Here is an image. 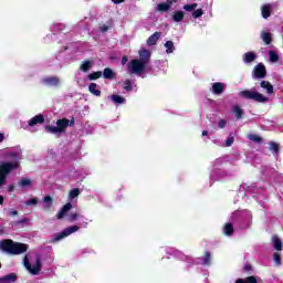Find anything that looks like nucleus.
Returning a JSON list of instances; mask_svg holds the SVG:
<instances>
[{"label":"nucleus","instance_id":"1","mask_svg":"<svg viewBox=\"0 0 283 283\" xmlns=\"http://www.w3.org/2000/svg\"><path fill=\"white\" fill-rule=\"evenodd\" d=\"M7 158H10L11 161L0 163V187H2V185H6V178H8V174H10V171L19 169V160H21V150L7 153Z\"/></svg>","mask_w":283,"mask_h":283},{"label":"nucleus","instance_id":"2","mask_svg":"<svg viewBox=\"0 0 283 283\" xmlns=\"http://www.w3.org/2000/svg\"><path fill=\"white\" fill-rule=\"evenodd\" d=\"M0 251L9 253L10 255H21V253H25V251H28V244L7 239L0 241Z\"/></svg>","mask_w":283,"mask_h":283},{"label":"nucleus","instance_id":"3","mask_svg":"<svg viewBox=\"0 0 283 283\" xmlns=\"http://www.w3.org/2000/svg\"><path fill=\"white\" fill-rule=\"evenodd\" d=\"M23 265L31 273V275H39L43 264L41 263V256L36 253L28 254L24 256Z\"/></svg>","mask_w":283,"mask_h":283},{"label":"nucleus","instance_id":"4","mask_svg":"<svg viewBox=\"0 0 283 283\" xmlns=\"http://www.w3.org/2000/svg\"><path fill=\"white\" fill-rule=\"evenodd\" d=\"M241 98H248L250 101H255L256 103H269V97L256 91H242L239 93Z\"/></svg>","mask_w":283,"mask_h":283},{"label":"nucleus","instance_id":"5","mask_svg":"<svg viewBox=\"0 0 283 283\" xmlns=\"http://www.w3.org/2000/svg\"><path fill=\"white\" fill-rule=\"evenodd\" d=\"M57 126H46V132H50V134H61V132H64L70 127V125H74V119L71 120L67 118L59 119L56 122Z\"/></svg>","mask_w":283,"mask_h":283},{"label":"nucleus","instance_id":"6","mask_svg":"<svg viewBox=\"0 0 283 283\" xmlns=\"http://www.w3.org/2000/svg\"><path fill=\"white\" fill-rule=\"evenodd\" d=\"M145 67H147V64L142 62L140 60H133L128 63V72L130 74H143L145 72Z\"/></svg>","mask_w":283,"mask_h":283},{"label":"nucleus","instance_id":"7","mask_svg":"<svg viewBox=\"0 0 283 283\" xmlns=\"http://www.w3.org/2000/svg\"><path fill=\"white\" fill-rule=\"evenodd\" d=\"M78 229H81V227L72 226V227L64 229L60 233H55L53 235V242H59V241L63 240V238H67L69 235H72V233H76V231H78Z\"/></svg>","mask_w":283,"mask_h":283},{"label":"nucleus","instance_id":"8","mask_svg":"<svg viewBox=\"0 0 283 283\" xmlns=\"http://www.w3.org/2000/svg\"><path fill=\"white\" fill-rule=\"evenodd\" d=\"M254 78H264L266 76V67L263 64H259L253 70Z\"/></svg>","mask_w":283,"mask_h":283},{"label":"nucleus","instance_id":"9","mask_svg":"<svg viewBox=\"0 0 283 283\" xmlns=\"http://www.w3.org/2000/svg\"><path fill=\"white\" fill-rule=\"evenodd\" d=\"M139 61L145 62L146 64L149 63V59L151 56V53L149 52V50H146V49H142L139 50Z\"/></svg>","mask_w":283,"mask_h":283},{"label":"nucleus","instance_id":"10","mask_svg":"<svg viewBox=\"0 0 283 283\" xmlns=\"http://www.w3.org/2000/svg\"><path fill=\"white\" fill-rule=\"evenodd\" d=\"M70 209H72V203L69 202L57 212V220H62V218H65V214L67 213V211H70Z\"/></svg>","mask_w":283,"mask_h":283},{"label":"nucleus","instance_id":"11","mask_svg":"<svg viewBox=\"0 0 283 283\" xmlns=\"http://www.w3.org/2000/svg\"><path fill=\"white\" fill-rule=\"evenodd\" d=\"M44 85H49L50 87H55L61 83L57 77H46L43 80Z\"/></svg>","mask_w":283,"mask_h":283},{"label":"nucleus","instance_id":"12","mask_svg":"<svg viewBox=\"0 0 283 283\" xmlns=\"http://www.w3.org/2000/svg\"><path fill=\"white\" fill-rule=\"evenodd\" d=\"M224 84L217 82L214 84H212V92L213 94H222V92H224Z\"/></svg>","mask_w":283,"mask_h":283},{"label":"nucleus","instance_id":"13","mask_svg":"<svg viewBox=\"0 0 283 283\" xmlns=\"http://www.w3.org/2000/svg\"><path fill=\"white\" fill-rule=\"evenodd\" d=\"M258 59V55L253 52H248L243 55L244 63H253Z\"/></svg>","mask_w":283,"mask_h":283},{"label":"nucleus","instance_id":"14","mask_svg":"<svg viewBox=\"0 0 283 283\" xmlns=\"http://www.w3.org/2000/svg\"><path fill=\"white\" fill-rule=\"evenodd\" d=\"M158 39H160V32H155L153 35H150L147 40L148 45H156L158 42Z\"/></svg>","mask_w":283,"mask_h":283},{"label":"nucleus","instance_id":"15","mask_svg":"<svg viewBox=\"0 0 283 283\" xmlns=\"http://www.w3.org/2000/svg\"><path fill=\"white\" fill-rule=\"evenodd\" d=\"M43 115H36L29 120V126L34 127V125H39V123H43Z\"/></svg>","mask_w":283,"mask_h":283},{"label":"nucleus","instance_id":"16","mask_svg":"<svg viewBox=\"0 0 283 283\" xmlns=\"http://www.w3.org/2000/svg\"><path fill=\"white\" fill-rule=\"evenodd\" d=\"M88 91L91 94H94V96H101V90L98 88V85L96 83H91L88 86Z\"/></svg>","mask_w":283,"mask_h":283},{"label":"nucleus","instance_id":"17","mask_svg":"<svg viewBox=\"0 0 283 283\" xmlns=\"http://www.w3.org/2000/svg\"><path fill=\"white\" fill-rule=\"evenodd\" d=\"M261 10L263 19H269L271 17V4H264Z\"/></svg>","mask_w":283,"mask_h":283},{"label":"nucleus","instance_id":"18","mask_svg":"<svg viewBox=\"0 0 283 283\" xmlns=\"http://www.w3.org/2000/svg\"><path fill=\"white\" fill-rule=\"evenodd\" d=\"M272 244L276 251H282V240L277 237H272Z\"/></svg>","mask_w":283,"mask_h":283},{"label":"nucleus","instance_id":"19","mask_svg":"<svg viewBox=\"0 0 283 283\" xmlns=\"http://www.w3.org/2000/svg\"><path fill=\"white\" fill-rule=\"evenodd\" d=\"M17 281V275L14 274H8L4 277L0 279V283H13Z\"/></svg>","mask_w":283,"mask_h":283},{"label":"nucleus","instance_id":"20","mask_svg":"<svg viewBox=\"0 0 283 283\" xmlns=\"http://www.w3.org/2000/svg\"><path fill=\"white\" fill-rule=\"evenodd\" d=\"M261 87L263 90H266V94H274L273 92V85H271V83L266 82V81H262L261 82Z\"/></svg>","mask_w":283,"mask_h":283},{"label":"nucleus","instance_id":"21","mask_svg":"<svg viewBox=\"0 0 283 283\" xmlns=\"http://www.w3.org/2000/svg\"><path fill=\"white\" fill-rule=\"evenodd\" d=\"M172 19L176 23H180L185 19V12L182 11H176L172 15Z\"/></svg>","mask_w":283,"mask_h":283},{"label":"nucleus","instance_id":"22","mask_svg":"<svg viewBox=\"0 0 283 283\" xmlns=\"http://www.w3.org/2000/svg\"><path fill=\"white\" fill-rule=\"evenodd\" d=\"M111 101H113V103H116L118 105H123V103H125V97L120 95H112Z\"/></svg>","mask_w":283,"mask_h":283},{"label":"nucleus","instance_id":"23","mask_svg":"<svg viewBox=\"0 0 283 283\" xmlns=\"http://www.w3.org/2000/svg\"><path fill=\"white\" fill-rule=\"evenodd\" d=\"M170 8H171V4L168 3V2L159 3V4L157 6V10H158L159 12H167V10H169Z\"/></svg>","mask_w":283,"mask_h":283},{"label":"nucleus","instance_id":"24","mask_svg":"<svg viewBox=\"0 0 283 283\" xmlns=\"http://www.w3.org/2000/svg\"><path fill=\"white\" fill-rule=\"evenodd\" d=\"M261 39H262V41H264V43H265L266 45H269V44L271 43V33H270V32H266V31H263V32L261 33Z\"/></svg>","mask_w":283,"mask_h":283},{"label":"nucleus","instance_id":"25","mask_svg":"<svg viewBox=\"0 0 283 283\" xmlns=\"http://www.w3.org/2000/svg\"><path fill=\"white\" fill-rule=\"evenodd\" d=\"M224 235H233V224L227 223L223 228Z\"/></svg>","mask_w":283,"mask_h":283},{"label":"nucleus","instance_id":"26","mask_svg":"<svg viewBox=\"0 0 283 283\" xmlns=\"http://www.w3.org/2000/svg\"><path fill=\"white\" fill-rule=\"evenodd\" d=\"M80 195H81V190H78L77 188H74L69 192V199L74 200V198H78Z\"/></svg>","mask_w":283,"mask_h":283},{"label":"nucleus","instance_id":"27","mask_svg":"<svg viewBox=\"0 0 283 283\" xmlns=\"http://www.w3.org/2000/svg\"><path fill=\"white\" fill-rule=\"evenodd\" d=\"M269 56H270L271 63H277V61L280 60V56L277 55V52H275V51H270Z\"/></svg>","mask_w":283,"mask_h":283},{"label":"nucleus","instance_id":"28","mask_svg":"<svg viewBox=\"0 0 283 283\" xmlns=\"http://www.w3.org/2000/svg\"><path fill=\"white\" fill-rule=\"evenodd\" d=\"M92 69V61H85L81 66L80 70L82 72H88Z\"/></svg>","mask_w":283,"mask_h":283},{"label":"nucleus","instance_id":"29","mask_svg":"<svg viewBox=\"0 0 283 283\" xmlns=\"http://www.w3.org/2000/svg\"><path fill=\"white\" fill-rule=\"evenodd\" d=\"M103 76V72L97 71L88 74V80L90 81H96V78H101Z\"/></svg>","mask_w":283,"mask_h":283},{"label":"nucleus","instance_id":"30","mask_svg":"<svg viewBox=\"0 0 283 283\" xmlns=\"http://www.w3.org/2000/svg\"><path fill=\"white\" fill-rule=\"evenodd\" d=\"M237 283H258V279H255L254 276H250L245 280L239 279L237 280Z\"/></svg>","mask_w":283,"mask_h":283},{"label":"nucleus","instance_id":"31","mask_svg":"<svg viewBox=\"0 0 283 283\" xmlns=\"http://www.w3.org/2000/svg\"><path fill=\"white\" fill-rule=\"evenodd\" d=\"M166 52L167 54H171L174 52V42L172 41H167L165 43Z\"/></svg>","mask_w":283,"mask_h":283},{"label":"nucleus","instance_id":"32","mask_svg":"<svg viewBox=\"0 0 283 283\" xmlns=\"http://www.w3.org/2000/svg\"><path fill=\"white\" fill-rule=\"evenodd\" d=\"M19 185L20 187H30L32 185V181L29 179V178H22L20 181H19Z\"/></svg>","mask_w":283,"mask_h":283},{"label":"nucleus","instance_id":"33","mask_svg":"<svg viewBox=\"0 0 283 283\" xmlns=\"http://www.w3.org/2000/svg\"><path fill=\"white\" fill-rule=\"evenodd\" d=\"M81 218V214L76 212H72L71 214L67 216V221L69 222H76V220Z\"/></svg>","mask_w":283,"mask_h":283},{"label":"nucleus","instance_id":"34","mask_svg":"<svg viewBox=\"0 0 283 283\" xmlns=\"http://www.w3.org/2000/svg\"><path fill=\"white\" fill-rule=\"evenodd\" d=\"M196 8H198V3L185 4L184 6V10H186V12H193V10H196Z\"/></svg>","mask_w":283,"mask_h":283},{"label":"nucleus","instance_id":"35","mask_svg":"<svg viewBox=\"0 0 283 283\" xmlns=\"http://www.w3.org/2000/svg\"><path fill=\"white\" fill-rule=\"evenodd\" d=\"M103 76L104 78H114V71L112 69H105Z\"/></svg>","mask_w":283,"mask_h":283},{"label":"nucleus","instance_id":"36","mask_svg":"<svg viewBox=\"0 0 283 283\" xmlns=\"http://www.w3.org/2000/svg\"><path fill=\"white\" fill-rule=\"evenodd\" d=\"M52 208V197L46 196L44 197V209H51Z\"/></svg>","mask_w":283,"mask_h":283},{"label":"nucleus","instance_id":"37","mask_svg":"<svg viewBox=\"0 0 283 283\" xmlns=\"http://www.w3.org/2000/svg\"><path fill=\"white\" fill-rule=\"evenodd\" d=\"M233 112H234L235 118H238V119L242 118L243 113H242V108H240V106H234Z\"/></svg>","mask_w":283,"mask_h":283},{"label":"nucleus","instance_id":"38","mask_svg":"<svg viewBox=\"0 0 283 283\" xmlns=\"http://www.w3.org/2000/svg\"><path fill=\"white\" fill-rule=\"evenodd\" d=\"M202 14H205V12L202 11V9H197L192 12V17L193 19H200V17H202Z\"/></svg>","mask_w":283,"mask_h":283},{"label":"nucleus","instance_id":"39","mask_svg":"<svg viewBox=\"0 0 283 283\" xmlns=\"http://www.w3.org/2000/svg\"><path fill=\"white\" fill-rule=\"evenodd\" d=\"M124 90H126V92H132V81L130 80H126L124 82Z\"/></svg>","mask_w":283,"mask_h":283},{"label":"nucleus","instance_id":"40","mask_svg":"<svg viewBox=\"0 0 283 283\" xmlns=\"http://www.w3.org/2000/svg\"><path fill=\"white\" fill-rule=\"evenodd\" d=\"M248 138L254 143H260V140H262V138H260L258 135H249Z\"/></svg>","mask_w":283,"mask_h":283},{"label":"nucleus","instance_id":"41","mask_svg":"<svg viewBox=\"0 0 283 283\" xmlns=\"http://www.w3.org/2000/svg\"><path fill=\"white\" fill-rule=\"evenodd\" d=\"M270 149H271V151H274L275 154H277V151L280 149V146L277 144H275V143H272L270 145Z\"/></svg>","mask_w":283,"mask_h":283},{"label":"nucleus","instance_id":"42","mask_svg":"<svg viewBox=\"0 0 283 283\" xmlns=\"http://www.w3.org/2000/svg\"><path fill=\"white\" fill-rule=\"evenodd\" d=\"M39 201L36 200V198H32V199H29L25 205H28V207H32L34 205H36Z\"/></svg>","mask_w":283,"mask_h":283},{"label":"nucleus","instance_id":"43","mask_svg":"<svg viewBox=\"0 0 283 283\" xmlns=\"http://www.w3.org/2000/svg\"><path fill=\"white\" fill-rule=\"evenodd\" d=\"M234 138L233 137H228V139L226 140V147H231V145H233Z\"/></svg>","mask_w":283,"mask_h":283},{"label":"nucleus","instance_id":"44","mask_svg":"<svg viewBox=\"0 0 283 283\" xmlns=\"http://www.w3.org/2000/svg\"><path fill=\"white\" fill-rule=\"evenodd\" d=\"M218 125H219V129H224V127H227V120L221 119L219 120Z\"/></svg>","mask_w":283,"mask_h":283},{"label":"nucleus","instance_id":"45","mask_svg":"<svg viewBox=\"0 0 283 283\" xmlns=\"http://www.w3.org/2000/svg\"><path fill=\"white\" fill-rule=\"evenodd\" d=\"M273 258H274L275 264L280 265L281 264L280 253H274Z\"/></svg>","mask_w":283,"mask_h":283},{"label":"nucleus","instance_id":"46","mask_svg":"<svg viewBox=\"0 0 283 283\" xmlns=\"http://www.w3.org/2000/svg\"><path fill=\"white\" fill-rule=\"evenodd\" d=\"M210 258H211V254H209V252H207V253H206V256H205V259H203L202 264H209Z\"/></svg>","mask_w":283,"mask_h":283},{"label":"nucleus","instance_id":"47","mask_svg":"<svg viewBox=\"0 0 283 283\" xmlns=\"http://www.w3.org/2000/svg\"><path fill=\"white\" fill-rule=\"evenodd\" d=\"M107 30H109V27H107V25L101 27V31L102 32H107Z\"/></svg>","mask_w":283,"mask_h":283},{"label":"nucleus","instance_id":"48","mask_svg":"<svg viewBox=\"0 0 283 283\" xmlns=\"http://www.w3.org/2000/svg\"><path fill=\"white\" fill-rule=\"evenodd\" d=\"M112 1H113V3H115V4H118V3H124L125 0H112Z\"/></svg>","mask_w":283,"mask_h":283},{"label":"nucleus","instance_id":"49","mask_svg":"<svg viewBox=\"0 0 283 283\" xmlns=\"http://www.w3.org/2000/svg\"><path fill=\"white\" fill-rule=\"evenodd\" d=\"M125 63H127V56H124V57L122 59V65H125Z\"/></svg>","mask_w":283,"mask_h":283},{"label":"nucleus","instance_id":"50","mask_svg":"<svg viewBox=\"0 0 283 283\" xmlns=\"http://www.w3.org/2000/svg\"><path fill=\"white\" fill-rule=\"evenodd\" d=\"M4 138H6V136L0 133V143H3V139H4Z\"/></svg>","mask_w":283,"mask_h":283},{"label":"nucleus","instance_id":"51","mask_svg":"<svg viewBox=\"0 0 283 283\" xmlns=\"http://www.w3.org/2000/svg\"><path fill=\"white\" fill-rule=\"evenodd\" d=\"M8 191L10 192L14 191V186H9Z\"/></svg>","mask_w":283,"mask_h":283},{"label":"nucleus","instance_id":"52","mask_svg":"<svg viewBox=\"0 0 283 283\" xmlns=\"http://www.w3.org/2000/svg\"><path fill=\"white\" fill-rule=\"evenodd\" d=\"M11 216H18V212H17V210H11Z\"/></svg>","mask_w":283,"mask_h":283},{"label":"nucleus","instance_id":"53","mask_svg":"<svg viewBox=\"0 0 283 283\" xmlns=\"http://www.w3.org/2000/svg\"><path fill=\"white\" fill-rule=\"evenodd\" d=\"M167 1L171 6L172 2L176 3V1H178V0H167Z\"/></svg>","mask_w":283,"mask_h":283},{"label":"nucleus","instance_id":"54","mask_svg":"<svg viewBox=\"0 0 283 283\" xmlns=\"http://www.w3.org/2000/svg\"><path fill=\"white\" fill-rule=\"evenodd\" d=\"M0 205H3V196H0Z\"/></svg>","mask_w":283,"mask_h":283},{"label":"nucleus","instance_id":"55","mask_svg":"<svg viewBox=\"0 0 283 283\" xmlns=\"http://www.w3.org/2000/svg\"><path fill=\"white\" fill-rule=\"evenodd\" d=\"M82 227L87 228V221H84V222L82 223Z\"/></svg>","mask_w":283,"mask_h":283},{"label":"nucleus","instance_id":"56","mask_svg":"<svg viewBox=\"0 0 283 283\" xmlns=\"http://www.w3.org/2000/svg\"><path fill=\"white\" fill-rule=\"evenodd\" d=\"M209 133L207 130L202 132V136H207Z\"/></svg>","mask_w":283,"mask_h":283},{"label":"nucleus","instance_id":"57","mask_svg":"<svg viewBox=\"0 0 283 283\" xmlns=\"http://www.w3.org/2000/svg\"><path fill=\"white\" fill-rule=\"evenodd\" d=\"M0 269H1V263H0Z\"/></svg>","mask_w":283,"mask_h":283}]
</instances>
